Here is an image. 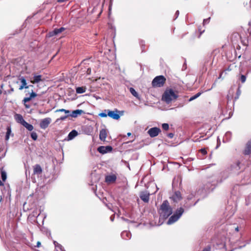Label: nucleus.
<instances>
[{
    "label": "nucleus",
    "mask_w": 251,
    "mask_h": 251,
    "mask_svg": "<svg viewBox=\"0 0 251 251\" xmlns=\"http://www.w3.org/2000/svg\"><path fill=\"white\" fill-rule=\"evenodd\" d=\"M121 235L124 239L127 240L130 238L131 233L128 231H124L122 232Z\"/></svg>",
    "instance_id": "22"
},
{
    "label": "nucleus",
    "mask_w": 251,
    "mask_h": 251,
    "mask_svg": "<svg viewBox=\"0 0 251 251\" xmlns=\"http://www.w3.org/2000/svg\"><path fill=\"white\" fill-rule=\"evenodd\" d=\"M174 134L172 133H170L168 134V136L170 138H173L174 137Z\"/></svg>",
    "instance_id": "41"
},
{
    "label": "nucleus",
    "mask_w": 251,
    "mask_h": 251,
    "mask_svg": "<svg viewBox=\"0 0 251 251\" xmlns=\"http://www.w3.org/2000/svg\"><path fill=\"white\" fill-rule=\"evenodd\" d=\"M19 80H20L21 81V82H22V85L19 88V89L20 90H23L24 88H25V89L28 88L29 86L33 87V85H27L26 79L23 76L19 77Z\"/></svg>",
    "instance_id": "13"
},
{
    "label": "nucleus",
    "mask_w": 251,
    "mask_h": 251,
    "mask_svg": "<svg viewBox=\"0 0 251 251\" xmlns=\"http://www.w3.org/2000/svg\"><path fill=\"white\" fill-rule=\"evenodd\" d=\"M87 72H89V69H87Z\"/></svg>",
    "instance_id": "49"
},
{
    "label": "nucleus",
    "mask_w": 251,
    "mask_h": 251,
    "mask_svg": "<svg viewBox=\"0 0 251 251\" xmlns=\"http://www.w3.org/2000/svg\"><path fill=\"white\" fill-rule=\"evenodd\" d=\"M160 217L168 218L173 213V208L167 200L163 201L158 210Z\"/></svg>",
    "instance_id": "1"
},
{
    "label": "nucleus",
    "mask_w": 251,
    "mask_h": 251,
    "mask_svg": "<svg viewBox=\"0 0 251 251\" xmlns=\"http://www.w3.org/2000/svg\"><path fill=\"white\" fill-rule=\"evenodd\" d=\"M162 128L167 131L169 129V126L168 124L167 123H164L162 125Z\"/></svg>",
    "instance_id": "35"
},
{
    "label": "nucleus",
    "mask_w": 251,
    "mask_h": 251,
    "mask_svg": "<svg viewBox=\"0 0 251 251\" xmlns=\"http://www.w3.org/2000/svg\"><path fill=\"white\" fill-rule=\"evenodd\" d=\"M211 250V247L210 246H208L205 248L203 249L202 251H210Z\"/></svg>",
    "instance_id": "40"
},
{
    "label": "nucleus",
    "mask_w": 251,
    "mask_h": 251,
    "mask_svg": "<svg viewBox=\"0 0 251 251\" xmlns=\"http://www.w3.org/2000/svg\"><path fill=\"white\" fill-rule=\"evenodd\" d=\"M22 125L29 131H32L33 129V126L32 125L28 124L25 121Z\"/></svg>",
    "instance_id": "23"
},
{
    "label": "nucleus",
    "mask_w": 251,
    "mask_h": 251,
    "mask_svg": "<svg viewBox=\"0 0 251 251\" xmlns=\"http://www.w3.org/2000/svg\"><path fill=\"white\" fill-rule=\"evenodd\" d=\"M240 80L242 83H244L246 80V76L245 75H242L240 76Z\"/></svg>",
    "instance_id": "37"
},
{
    "label": "nucleus",
    "mask_w": 251,
    "mask_h": 251,
    "mask_svg": "<svg viewBox=\"0 0 251 251\" xmlns=\"http://www.w3.org/2000/svg\"><path fill=\"white\" fill-rule=\"evenodd\" d=\"M11 90L12 91H14V89H13V88H11Z\"/></svg>",
    "instance_id": "48"
},
{
    "label": "nucleus",
    "mask_w": 251,
    "mask_h": 251,
    "mask_svg": "<svg viewBox=\"0 0 251 251\" xmlns=\"http://www.w3.org/2000/svg\"><path fill=\"white\" fill-rule=\"evenodd\" d=\"M184 212V210L182 207L177 208L174 214L169 218L167 224L171 225L176 222L180 218Z\"/></svg>",
    "instance_id": "4"
},
{
    "label": "nucleus",
    "mask_w": 251,
    "mask_h": 251,
    "mask_svg": "<svg viewBox=\"0 0 251 251\" xmlns=\"http://www.w3.org/2000/svg\"><path fill=\"white\" fill-rule=\"evenodd\" d=\"M107 136V131L106 129L103 128L101 129L100 131L99 138L100 139L104 142L105 139Z\"/></svg>",
    "instance_id": "15"
},
{
    "label": "nucleus",
    "mask_w": 251,
    "mask_h": 251,
    "mask_svg": "<svg viewBox=\"0 0 251 251\" xmlns=\"http://www.w3.org/2000/svg\"><path fill=\"white\" fill-rule=\"evenodd\" d=\"M87 72H89V69H87Z\"/></svg>",
    "instance_id": "50"
},
{
    "label": "nucleus",
    "mask_w": 251,
    "mask_h": 251,
    "mask_svg": "<svg viewBox=\"0 0 251 251\" xmlns=\"http://www.w3.org/2000/svg\"><path fill=\"white\" fill-rule=\"evenodd\" d=\"M161 129L157 127L151 128L148 131V134L151 137L157 136L161 132Z\"/></svg>",
    "instance_id": "7"
},
{
    "label": "nucleus",
    "mask_w": 251,
    "mask_h": 251,
    "mask_svg": "<svg viewBox=\"0 0 251 251\" xmlns=\"http://www.w3.org/2000/svg\"><path fill=\"white\" fill-rule=\"evenodd\" d=\"M240 41L244 46L247 47L248 46V40L246 37L243 38L242 37H241V39H240Z\"/></svg>",
    "instance_id": "27"
},
{
    "label": "nucleus",
    "mask_w": 251,
    "mask_h": 251,
    "mask_svg": "<svg viewBox=\"0 0 251 251\" xmlns=\"http://www.w3.org/2000/svg\"><path fill=\"white\" fill-rule=\"evenodd\" d=\"M40 245H41V243L39 241L37 242L36 247H39L40 246Z\"/></svg>",
    "instance_id": "44"
},
{
    "label": "nucleus",
    "mask_w": 251,
    "mask_h": 251,
    "mask_svg": "<svg viewBox=\"0 0 251 251\" xmlns=\"http://www.w3.org/2000/svg\"><path fill=\"white\" fill-rule=\"evenodd\" d=\"M171 199L174 202H177L182 199L181 194L179 191H176L174 195L171 197Z\"/></svg>",
    "instance_id": "16"
},
{
    "label": "nucleus",
    "mask_w": 251,
    "mask_h": 251,
    "mask_svg": "<svg viewBox=\"0 0 251 251\" xmlns=\"http://www.w3.org/2000/svg\"><path fill=\"white\" fill-rule=\"evenodd\" d=\"M51 119L50 118H46L42 120L40 123V127L42 129H46L51 123Z\"/></svg>",
    "instance_id": "9"
},
{
    "label": "nucleus",
    "mask_w": 251,
    "mask_h": 251,
    "mask_svg": "<svg viewBox=\"0 0 251 251\" xmlns=\"http://www.w3.org/2000/svg\"><path fill=\"white\" fill-rule=\"evenodd\" d=\"M31 138L35 141L37 139V138H38V135L37 134V133L35 132H32L31 133Z\"/></svg>",
    "instance_id": "31"
},
{
    "label": "nucleus",
    "mask_w": 251,
    "mask_h": 251,
    "mask_svg": "<svg viewBox=\"0 0 251 251\" xmlns=\"http://www.w3.org/2000/svg\"><path fill=\"white\" fill-rule=\"evenodd\" d=\"M209 19H204L203 20V24H205L206 23H208V21H209Z\"/></svg>",
    "instance_id": "42"
},
{
    "label": "nucleus",
    "mask_w": 251,
    "mask_h": 251,
    "mask_svg": "<svg viewBox=\"0 0 251 251\" xmlns=\"http://www.w3.org/2000/svg\"><path fill=\"white\" fill-rule=\"evenodd\" d=\"M112 147L110 146H101L98 148V151L101 154H105L107 152H111L112 151Z\"/></svg>",
    "instance_id": "8"
},
{
    "label": "nucleus",
    "mask_w": 251,
    "mask_h": 251,
    "mask_svg": "<svg viewBox=\"0 0 251 251\" xmlns=\"http://www.w3.org/2000/svg\"><path fill=\"white\" fill-rule=\"evenodd\" d=\"M166 78L163 75H158L155 77L151 82L152 87L153 88L162 87L165 84Z\"/></svg>",
    "instance_id": "3"
},
{
    "label": "nucleus",
    "mask_w": 251,
    "mask_h": 251,
    "mask_svg": "<svg viewBox=\"0 0 251 251\" xmlns=\"http://www.w3.org/2000/svg\"><path fill=\"white\" fill-rule=\"evenodd\" d=\"M150 195V193L147 191H142L139 194V196L141 200L147 203L149 201Z\"/></svg>",
    "instance_id": "12"
},
{
    "label": "nucleus",
    "mask_w": 251,
    "mask_h": 251,
    "mask_svg": "<svg viewBox=\"0 0 251 251\" xmlns=\"http://www.w3.org/2000/svg\"><path fill=\"white\" fill-rule=\"evenodd\" d=\"M107 112L108 116L113 119L118 120L120 118V116L118 114L119 111L117 109H115V111L107 110Z\"/></svg>",
    "instance_id": "10"
},
{
    "label": "nucleus",
    "mask_w": 251,
    "mask_h": 251,
    "mask_svg": "<svg viewBox=\"0 0 251 251\" xmlns=\"http://www.w3.org/2000/svg\"><path fill=\"white\" fill-rule=\"evenodd\" d=\"M131 133H130V132H128V133H127V135H128V136H130V135H131Z\"/></svg>",
    "instance_id": "47"
},
{
    "label": "nucleus",
    "mask_w": 251,
    "mask_h": 251,
    "mask_svg": "<svg viewBox=\"0 0 251 251\" xmlns=\"http://www.w3.org/2000/svg\"><path fill=\"white\" fill-rule=\"evenodd\" d=\"M201 92H199L197 94H196L195 95L191 97L189 100V101H191L193 100H194L195 99H197V98H198L201 95Z\"/></svg>",
    "instance_id": "30"
},
{
    "label": "nucleus",
    "mask_w": 251,
    "mask_h": 251,
    "mask_svg": "<svg viewBox=\"0 0 251 251\" xmlns=\"http://www.w3.org/2000/svg\"><path fill=\"white\" fill-rule=\"evenodd\" d=\"M43 173V169L39 164H35L33 166V175L39 176Z\"/></svg>",
    "instance_id": "11"
},
{
    "label": "nucleus",
    "mask_w": 251,
    "mask_h": 251,
    "mask_svg": "<svg viewBox=\"0 0 251 251\" xmlns=\"http://www.w3.org/2000/svg\"><path fill=\"white\" fill-rule=\"evenodd\" d=\"M1 176L2 180L4 181L6 179V174L4 171L1 172Z\"/></svg>",
    "instance_id": "33"
},
{
    "label": "nucleus",
    "mask_w": 251,
    "mask_h": 251,
    "mask_svg": "<svg viewBox=\"0 0 251 251\" xmlns=\"http://www.w3.org/2000/svg\"><path fill=\"white\" fill-rule=\"evenodd\" d=\"M243 153L245 155H249L251 153V139L246 143Z\"/></svg>",
    "instance_id": "14"
},
{
    "label": "nucleus",
    "mask_w": 251,
    "mask_h": 251,
    "mask_svg": "<svg viewBox=\"0 0 251 251\" xmlns=\"http://www.w3.org/2000/svg\"><path fill=\"white\" fill-rule=\"evenodd\" d=\"M240 162L238 161V162H237V167H238V169H240V167H239V165H240Z\"/></svg>",
    "instance_id": "45"
},
{
    "label": "nucleus",
    "mask_w": 251,
    "mask_h": 251,
    "mask_svg": "<svg viewBox=\"0 0 251 251\" xmlns=\"http://www.w3.org/2000/svg\"><path fill=\"white\" fill-rule=\"evenodd\" d=\"M56 112H64L66 114H69L70 113L69 110L65 109H59L56 110Z\"/></svg>",
    "instance_id": "36"
},
{
    "label": "nucleus",
    "mask_w": 251,
    "mask_h": 251,
    "mask_svg": "<svg viewBox=\"0 0 251 251\" xmlns=\"http://www.w3.org/2000/svg\"><path fill=\"white\" fill-rule=\"evenodd\" d=\"M42 75H34L33 77V79L30 81L31 83L33 84L38 83L39 82L42 81Z\"/></svg>",
    "instance_id": "19"
},
{
    "label": "nucleus",
    "mask_w": 251,
    "mask_h": 251,
    "mask_svg": "<svg viewBox=\"0 0 251 251\" xmlns=\"http://www.w3.org/2000/svg\"><path fill=\"white\" fill-rule=\"evenodd\" d=\"M78 134L77 132L75 130H73L71 131L68 136V139L69 140H72Z\"/></svg>",
    "instance_id": "21"
},
{
    "label": "nucleus",
    "mask_w": 251,
    "mask_h": 251,
    "mask_svg": "<svg viewBox=\"0 0 251 251\" xmlns=\"http://www.w3.org/2000/svg\"><path fill=\"white\" fill-rule=\"evenodd\" d=\"M177 93V91L175 92L172 89H167L162 95V100L166 103L169 104L178 98Z\"/></svg>",
    "instance_id": "2"
},
{
    "label": "nucleus",
    "mask_w": 251,
    "mask_h": 251,
    "mask_svg": "<svg viewBox=\"0 0 251 251\" xmlns=\"http://www.w3.org/2000/svg\"><path fill=\"white\" fill-rule=\"evenodd\" d=\"M86 90V86L78 87L76 88V92L77 94H82Z\"/></svg>",
    "instance_id": "24"
},
{
    "label": "nucleus",
    "mask_w": 251,
    "mask_h": 251,
    "mask_svg": "<svg viewBox=\"0 0 251 251\" xmlns=\"http://www.w3.org/2000/svg\"><path fill=\"white\" fill-rule=\"evenodd\" d=\"M199 151L203 155H206L207 154V151L205 149H201L199 150Z\"/></svg>",
    "instance_id": "38"
},
{
    "label": "nucleus",
    "mask_w": 251,
    "mask_h": 251,
    "mask_svg": "<svg viewBox=\"0 0 251 251\" xmlns=\"http://www.w3.org/2000/svg\"><path fill=\"white\" fill-rule=\"evenodd\" d=\"M117 179V176L115 175H108L105 176V182L108 183L114 182Z\"/></svg>",
    "instance_id": "17"
},
{
    "label": "nucleus",
    "mask_w": 251,
    "mask_h": 251,
    "mask_svg": "<svg viewBox=\"0 0 251 251\" xmlns=\"http://www.w3.org/2000/svg\"><path fill=\"white\" fill-rule=\"evenodd\" d=\"M241 93V91L240 90V87H239L236 91V96H235L234 98V99L235 100H237L239 98Z\"/></svg>",
    "instance_id": "32"
},
{
    "label": "nucleus",
    "mask_w": 251,
    "mask_h": 251,
    "mask_svg": "<svg viewBox=\"0 0 251 251\" xmlns=\"http://www.w3.org/2000/svg\"><path fill=\"white\" fill-rule=\"evenodd\" d=\"M129 91L133 96H134L135 97L138 99H139L138 93L135 91V90L133 88L130 87L129 88Z\"/></svg>",
    "instance_id": "25"
},
{
    "label": "nucleus",
    "mask_w": 251,
    "mask_h": 251,
    "mask_svg": "<svg viewBox=\"0 0 251 251\" xmlns=\"http://www.w3.org/2000/svg\"><path fill=\"white\" fill-rule=\"evenodd\" d=\"M235 231H236V232H238V231H239V228H238V227H236L235 228Z\"/></svg>",
    "instance_id": "46"
},
{
    "label": "nucleus",
    "mask_w": 251,
    "mask_h": 251,
    "mask_svg": "<svg viewBox=\"0 0 251 251\" xmlns=\"http://www.w3.org/2000/svg\"><path fill=\"white\" fill-rule=\"evenodd\" d=\"M68 116H69V115H66L64 116H62L59 119H58L57 120V121H58V120L63 121V120H65Z\"/></svg>",
    "instance_id": "39"
},
{
    "label": "nucleus",
    "mask_w": 251,
    "mask_h": 251,
    "mask_svg": "<svg viewBox=\"0 0 251 251\" xmlns=\"http://www.w3.org/2000/svg\"><path fill=\"white\" fill-rule=\"evenodd\" d=\"M107 111V110H105L104 112L100 113L99 116L100 117H106L108 116Z\"/></svg>",
    "instance_id": "34"
},
{
    "label": "nucleus",
    "mask_w": 251,
    "mask_h": 251,
    "mask_svg": "<svg viewBox=\"0 0 251 251\" xmlns=\"http://www.w3.org/2000/svg\"><path fill=\"white\" fill-rule=\"evenodd\" d=\"M231 70V69L230 68V66H229L228 67V68L224 71H223V72H222L220 75H219V78L220 79V78H222V79H223L224 76L223 77V75L224 74H225V75H226V71H230Z\"/></svg>",
    "instance_id": "29"
},
{
    "label": "nucleus",
    "mask_w": 251,
    "mask_h": 251,
    "mask_svg": "<svg viewBox=\"0 0 251 251\" xmlns=\"http://www.w3.org/2000/svg\"><path fill=\"white\" fill-rule=\"evenodd\" d=\"M15 119L18 123H20L21 125L25 121L22 115L20 114H16L15 115Z\"/></svg>",
    "instance_id": "18"
},
{
    "label": "nucleus",
    "mask_w": 251,
    "mask_h": 251,
    "mask_svg": "<svg viewBox=\"0 0 251 251\" xmlns=\"http://www.w3.org/2000/svg\"><path fill=\"white\" fill-rule=\"evenodd\" d=\"M240 39H241V36L237 32H233L230 36V40L232 45L238 50H239L241 48L239 45Z\"/></svg>",
    "instance_id": "5"
},
{
    "label": "nucleus",
    "mask_w": 251,
    "mask_h": 251,
    "mask_svg": "<svg viewBox=\"0 0 251 251\" xmlns=\"http://www.w3.org/2000/svg\"><path fill=\"white\" fill-rule=\"evenodd\" d=\"M175 15H176V18H177L179 15V11L178 10H177L176 12Z\"/></svg>",
    "instance_id": "43"
},
{
    "label": "nucleus",
    "mask_w": 251,
    "mask_h": 251,
    "mask_svg": "<svg viewBox=\"0 0 251 251\" xmlns=\"http://www.w3.org/2000/svg\"><path fill=\"white\" fill-rule=\"evenodd\" d=\"M6 130L7 131L5 135V140L7 141L9 140L10 135L11 133V129L10 126L7 127Z\"/></svg>",
    "instance_id": "26"
},
{
    "label": "nucleus",
    "mask_w": 251,
    "mask_h": 251,
    "mask_svg": "<svg viewBox=\"0 0 251 251\" xmlns=\"http://www.w3.org/2000/svg\"><path fill=\"white\" fill-rule=\"evenodd\" d=\"M37 96V94L32 90L30 93L29 96L28 97L25 98L22 100L23 103L26 109H29L31 106L28 104L27 102L30 101L32 99L35 98Z\"/></svg>",
    "instance_id": "6"
},
{
    "label": "nucleus",
    "mask_w": 251,
    "mask_h": 251,
    "mask_svg": "<svg viewBox=\"0 0 251 251\" xmlns=\"http://www.w3.org/2000/svg\"><path fill=\"white\" fill-rule=\"evenodd\" d=\"M83 113H84V112L83 110H80V109H77V110L73 111L72 112V114L70 115V116L72 117L75 118L78 115H80Z\"/></svg>",
    "instance_id": "20"
},
{
    "label": "nucleus",
    "mask_w": 251,
    "mask_h": 251,
    "mask_svg": "<svg viewBox=\"0 0 251 251\" xmlns=\"http://www.w3.org/2000/svg\"><path fill=\"white\" fill-rule=\"evenodd\" d=\"M65 30V28L62 27L59 28H56L53 30V34L57 35Z\"/></svg>",
    "instance_id": "28"
}]
</instances>
